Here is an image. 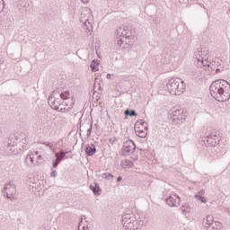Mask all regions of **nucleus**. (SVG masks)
<instances>
[{"label": "nucleus", "instance_id": "obj_8", "mask_svg": "<svg viewBox=\"0 0 230 230\" xmlns=\"http://www.w3.org/2000/svg\"><path fill=\"white\" fill-rule=\"evenodd\" d=\"M74 105H75V101L73 100L62 101L59 104L58 112H63L66 114V112H69L71 109H73Z\"/></svg>", "mask_w": 230, "mask_h": 230}, {"label": "nucleus", "instance_id": "obj_19", "mask_svg": "<svg viewBox=\"0 0 230 230\" xmlns=\"http://www.w3.org/2000/svg\"><path fill=\"white\" fill-rule=\"evenodd\" d=\"M90 190H92L93 195H102V189H100V185L96 182L90 185Z\"/></svg>", "mask_w": 230, "mask_h": 230}, {"label": "nucleus", "instance_id": "obj_24", "mask_svg": "<svg viewBox=\"0 0 230 230\" xmlns=\"http://www.w3.org/2000/svg\"><path fill=\"white\" fill-rule=\"evenodd\" d=\"M205 227L206 226H211V224H215V221L213 220V216H208L206 220L204 221Z\"/></svg>", "mask_w": 230, "mask_h": 230}, {"label": "nucleus", "instance_id": "obj_21", "mask_svg": "<svg viewBox=\"0 0 230 230\" xmlns=\"http://www.w3.org/2000/svg\"><path fill=\"white\" fill-rule=\"evenodd\" d=\"M120 166L123 168H132V166H134V163L128 159H125L121 161Z\"/></svg>", "mask_w": 230, "mask_h": 230}, {"label": "nucleus", "instance_id": "obj_36", "mask_svg": "<svg viewBox=\"0 0 230 230\" xmlns=\"http://www.w3.org/2000/svg\"><path fill=\"white\" fill-rule=\"evenodd\" d=\"M37 159L38 160H36V161H39L40 163H42V161H43L42 160V155H40L37 156Z\"/></svg>", "mask_w": 230, "mask_h": 230}, {"label": "nucleus", "instance_id": "obj_42", "mask_svg": "<svg viewBox=\"0 0 230 230\" xmlns=\"http://www.w3.org/2000/svg\"><path fill=\"white\" fill-rule=\"evenodd\" d=\"M198 73H199V75H200V73H202V70L199 69V70L198 71Z\"/></svg>", "mask_w": 230, "mask_h": 230}, {"label": "nucleus", "instance_id": "obj_11", "mask_svg": "<svg viewBox=\"0 0 230 230\" xmlns=\"http://www.w3.org/2000/svg\"><path fill=\"white\" fill-rule=\"evenodd\" d=\"M124 155H128L130 154H134L136 152V144L132 140H127L124 142L122 146Z\"/></svg>", "mask_w": 230, "mask_h": 230}, {"label": "nucleus", "instance_id": "obj_4", "mask_svg": "<svg viewBox=\"0 0 230 230\" xmlns=\"http://www.w3.org/2000/svg\"><path fill=\"white\" fill-rule=\"evenodd\" d=\"M121 223L123 227L127 230H136L139 229V227H143V220L137 221L134 213L124 214Z\"/></svg>", "mask_w": 230, "mask_h": 230}, {"label": "nucleus", "instance_id": "obj_10", "mask_svg": "<svg viewBox=\"0 0 230 230\" xmlns=\"http://www.w3.org/2000/svg\"><path fill=\"white\" fill-rule=\"evenodd\" d=\"M165 202L170 208H179L181 206V198L179 195L172 193L165 199Z\"/></svg>", "mask_w": 230, "mask_h": 230}, {"label": "nucleus", "instance_id": "obj_14", "mask_svg": "<svg viewBox=\"0 0 230 230\" xmlns=\"http://www.w3.org/2000/svg\"><path fill=\"white\" fill-rule=\"evenodd\" d=\"M66 154H67V152L61 151L60 153H56V160L52 164L53 168H57L58 166L60 161L66 157Z\"/></svg>", "mask_w": 230, "mask_h": 230}, {"label": "nucleus", "instance_id": "obj_38", "mask_svg": "<svg viewBox=\"0 0 230 230\" xmlns=\"http://www.w3.org/2000/svg\"><path fill=\"white\" fill-rule=\"evenodd\" d=\"M33 155H34V157H35V155L38 157L39 156V151L34 152Z\"/></svg>", "mask_w": 230, "mask_h": 230}, {"label": "nucleus", "instance_id": "obj_1", "mask_svg": "<svg viewBox=\"0 0 230 230\" xmlns=\"http://www.w3.org/2000/svg\"><path fill=\"white\" fill-rule=\"evenodd\" d=\"M210 96L217 102H227L230 99V84L224 79L214 81L209 87Z\"/></svg>", "mask_w": 230, "mask_h": 230}, {"label": "nucleus", "instance_id": "obj_7", "mask_svg": "<svg viewBox=\"0 0 230 230\" xmlns=\"http://www.w3.org/2000/svg\"><path fill=\"white\" fill-rule=\"evenodd\" d=\"M148 131V124L146 121L140 119L135 123V132L138 137H146V132Z\"/></svg>", "mask_w": 230, "mask_h": 230}, {"label": "nucleus", "instance_id": "obj_15", "mask_svg": "<svg viewBox=\"0 0 230 230\" xmlns=\"http://www.w3.org/2000/svg\"><path fill=\"white\" fill-rule=\"evenodd\" d=\"M35 155H33V153L27 155L26 158H25V163H27V164H35L36 166H39L40 164H42V162H39L36 161L35 162Z\"/></svg>", "mask_w": 230, "mask_h": 230}, {"label": "nucleus", "instance_id": "obj_17", "mask_svg": "<svg viewBox=\"0 0 230 230\" xmlns=\"http://www.w3.org/2000/svg\"><path fill=\"white\" fill-rule=\"evenodd\" d=\"M85 153L89 157L94 155V154H96V146L93 144L87 145L85 147Z\"/></svg>", "mask_w": 230, "mask_h": 230}, {"label": "nucleus", "instance_id": "obj_3", "mask_svg": "<svg viewBox=\"0 0 230 230\" xmlns=\"http://www.w3.org/2000/svg\"><path fill=\"white\" fill-rule=\"evenodd\" d=\"M167 91H169L170 94L172 96H181L184 91H186V84L181 78H172L168 81Z\"/></svg>", "mask_w": 230, "mask_h": 230}, {"label": "nucleus", "instance_id": "obj_29", "mask_svg": "<svg viewBox=\"0 0 230 230\" xmlns=\"http://www.w3.org/2000/svg\"><path fill=\"white\" fill-rule=\"evenodd\" d=\"M194 199H196V200H199V202H202L203 204H206V202H208L206 198L202 196H194Z\"/></svg>", "mask_w": 230, "mask_h": 230}, {"label": "nucleus", "instance_id": "obj_2", "mask_svg": "<svg viewBox=\"0 0 230 230\" xmlns=\"http://www.w3.org/2000/svg\"><path fill=\"white\" fill-rule=\"evenodd\" d=\"M209 49H199L194 52V64L198 66V69H204V71H209V69H214L211 65H209Z\"/></svg>", "mask_w": 230, "mask_h": 230}, {"label": "nucleus", "instance_id": "obj_31", "mask_svg": "<svg viewBox=\"0 0 230 230\" xmlns=\"http://www.w3.org/2000/svg\"><path fill=\"white\" fill-rule=\"evenodd\" d=\"M22 143H23V146H22V148H23L24 150H28V148H30V146H29L28 144H26V138H23V139H22Z\"/></svg>", "mask_w": 230, "mask_h": 230}, {"label": "nucleus", "instance_id": "obj_39", "mask_svg": "<svg viewBox=\"0 0 230 230\" xmlns=\"http://www.w3.org/2000/svg\"><path fill=\"white\" fill-rule=\"evenodd\" d=\"M122 35H123L124 37H130L129 35L127 34V32H122Z\"/></svg>", "mask_w": 230, "mask_h": 230}, {"label": "nucleus", "instance_id": "obj_9", "mask_svg": "<svg viewBox=\"0 0 230 230\" xmlns=\"http://www.w3.org/2000/svg\"><path fill=\"white\" fill-rule=\"evenodd\" d=\"M171 118L172 119V123L178 125V123H180V121H182V119H184V110L174 109V111L171 112Z\"/></svg>", "mask_w": 230, "mask_h": 230}, {"label": "nucleus", "instance_id": "obj_43", "mask_svg": "<svg viewBox=\"0 0 230 230\" xmlns=\"http://www.w3.org/2000/svg\"><path fill=\"white\" fill-rule=\"evenodd\" d=\"M1 1H3V0H0V3H1Z\"/></svg>", "mask_w": 230, "mask_h": 230}, {"label": "nucleus", "instance_id": "obj_40", "mask_svg": "<svg viewBox=\"0 0 230 230\" xmlns=\"http://www.w3.org/2000/svg\"><path fill=\"white\" fill-rule=\"evenodd\" d=\"M111 74H108L107 75H106V78L108 79V80H111Z\"/></svg>", "mask_w": 230, "mask_h": 230}, {"label": "nucleus", "instance_id": "obj_37", "mask_svg": "<svg viewBox=\"0 0 230 230\" xmlns=\"http://www.w3.org/2000/svg\"><path fill=\"white\" fill-rule=\"evenodd\" d=\"M118 182H121V181H123V177L121 176H119L118 179H117Z\"/></svg>", "mask_w": 230, "mask_h": 230}, {"label": "nucleus", "instance_id": "obj_13", "mask_svg": "<svg viewBox=\"0 0 230 230\" xmlns=\"http://www.w3.org/2000/svg\"><path fill=\"white\" fill-rule=\"evenodd\" d=\"M62 102V100L60 98H55L53 96H49L48 100V103L51 107V109H54V111H58V108L60 107V103Z\"/></svg>", "mask_w": 230, "mask_h": 230}, {"label": "nucleus", "instance_id": "obj_20", "mask_svg": "<svg viewBox=\"0 0 230 230\" xmlns=\"http://www.w3.org/2000/svg\"><path fill=\"white\" fill-rule=\"evenodd\" d=\"M60 98L64 102H66L67 100H73V97L71 96V92H69V91H65V92L61 93Z\"/></svg>", "mask_w": 230, "mask_h": 230}, {"label": "nucleus", "instance_id": "obj_34", "mask_svg": "<svg viewBox=\"0 0 230 230\" xmlns=\"http://www.w3.org/2000/svg\"><path fill=\"white\" fill-rule=\"evenodd\" d=\"M58 175V174L57 171H52L51 173H50V176L54 177V178L57 177Z\"/></svg>", "mask_w": 230, "mask_h": 230}, {"label": "nucleus", "instance_id": "obj_23", "mask_svg": "<svg viewBox=\"0 0 230 230\" xmlns=\"http://www.w3.org/2000/svg\"><path fill=\"white\" fill-rule=\"evenodd\" d=\"M181 211H182L183 215H185V217H187L188 213H190L191 211V208H190V206L188 204H184L181 207Z\"/></svg>", "mask_w": 230, "mask_h": 230}, {"label": "nucleus", "instance_id": "obj_25", "mask_svg": "<svg viewBox=\"0 0 230 230\" xmlns=\"http://www.w3.org/2000/svg\"><path fill=\"white\" fill-rule=\"evenodd\" d=\"M100 65L99 62H96V61H93L92 64H91V69L93 73H96V71H98V66Z\"/></svg>", "mask_w": 230, "mask_h": 230}, {"label": "nucleus", "instance_id": "obj_41", "mask_svg": "<svg viewBox=\"0 0 230 230\" xmlns=\"http://www.w3.org/2000/svg\"><path fill=\"white\" fill-rule=\"evenodd\" d=\"M82 1V3H89V0H81Z\"/></svg>", "mask_w": 230, "mask_h": 230}, {"label": "nucleus", "instance_id": "obj_28", "mask_svg": "<svg viewBox=\"0 0 230 230\" xmlns=\"http://www.w3.org/2000/svg\"><path fill=\"white\" fill-rule=\"evenodd\" d=\"M102 179H107L108 181H110V179H114V175L109 172H105L102 174Z\"/></svg>", "mask_w": 230, "mask_h": 230}, {"label": "nucleus", "instance_id": "obj_32", "mask_svg": "<svg viewBox=\"0 0 230 230\" xmlns=\"http://www.w3.org/2000/svg\"><path fill=\"white\" fill-rule=\"evenodd\" d=\"M205 193H206V190L202 189L195 196L196 197H202L203 195H205Z\"/></svg>", "mask_w": 230, "mask_h": 230}, {"label": "nucleus", "instance_id": "obj_18", "mask_svg": "<svg viewBox=\"0 0 230 230\" xmlns=\"http://www.w3.org/2000/svg\"><path fill=\"white\" fill-rule=\"evenodd\" d=\"M207 230H221L222 229V223L220 222H214L211 223L209 226H206Z\"/></svg>", "mask_w": 230, "mask_h": 230}, {"label": "nucleus", "instance_id": "obj_5", "mask_svg": "<svg viewBox=\"0 0 230 230\" xmlns=\"http://www.w3.org/2000/svg\"><path fill=\"white\" fill-rule=\"evenodd\" d=\"M93 11L89 7L83 9L81 13L80 22H83V30L87 35L93 33Z\"/></svg>", "mask_w": 230, "mask_h": 230}, {"label": "nucleus", "instance_id": "obj_12", "mask_svg": "<svg viewBox=\"0 0 230 230\" xmlns=\"http://www.w3.org/2000/svg\"><path fill=\"white\" fill-rule=\"evenodd\" d=\"M222 59L216 58L214 60V64L211 63L209 61V66H211V67H213L212 71H215L216 69V73H222V71H224V66L222 65Z\"/></svg>", "mask_w": 230, "mask_h": 230}, {"label": "nucleus", "instance_id": "obj_27", "mask_svg": "<svg viewBox=\"0 0 230 230\" xmlns=\"http://www.w3.org/2000/svg\"><path fill=\"white\" fill-rule=\"evenodd\" d=\"M124 113L126 116H137V113L134 110H126Z\"/></svg>", "mask_w": 230, "mask_h": 230}, {"label": "nucleus", "instance_id": "obj_16", "mask_svg": "<svg viewBox=\"0 0 230 230\" xmlns=\"http://www.w3.org/2000/svg\"><path fill=\"white\" fill-rule=\"evenodd\" d=\"M52 127H53V123L51 122V120L47 119L42 121L40 128L43 132L47 134V132H49V130H51Z\"/></svg>", "mask_w": 230, "mask_h": 230}, {"label": "nucleus", "instance_id": "obj_35", "mask_svg": "<svg viewBox=\"0 0 230 230\" xmlns=\"http://www.w3.org/2000/svg\"><path fill=\"white\" fill-rule=\"evenodd\" d=\"M117 44H118V46H121L123 44V40L118 39L117 40Z\"/></svg>", "mask_w": 230, "mask_h": 230}, {"label": "nucleus", "instance_id": "obj_26", "mask_svg": "<svg viewBox=\"0 0 230 230\" xmlns=\"http://www.w3.org/2000/svg\"><path fill=\"white\" fill-rule=\"evenodd\" d=\"M41 145H45V146H48L54 154L55 152H57V149L53 147V143L51 142H43L41 143Z\"/></svg>", "mask_w": 230, "mask_h": 230}, {"label": "nucleus", "instance_id": "obj_30", "mask_svg": "<svg viewBox=\"0 0 230 230\" xmlns=\"http://www.w3.org/2000/svg\"><path fill=\"white\" fill-rule=\"evenodd\" d=\"M13 148H15V144L8 143L7 150H9L10 152H12L13 150V152H15V149Z\"/></svg>", "mask_w": 230, "mask_h": 230}, {"label": "nucleus", "instance_id": "obj_33", "mask_svg": "<svg viewBox=\"0 0 230 230\" xmlns=\"http://www.w3.org/2000/svg\"><path fill=\"white\" fill-rule=\"evenodd\" d=\"M92 130H93V125H91L90 128L87 129L86 136H91Z\"/></svg>", "mask_w": 230, "mask_h": 230}, {"label": "nucleus", "instance_id": "obj_22", "mask_svg": "<svg viewBox=\"0 0 230 230\" xmlns=\"http://www.w3.org/2000/svg\"><path fill=\"white\" fill-rule=\"evenodd\" d=\"M93 228V225L87 224L86 226L84 224V221H81L78 226V230H90Z\"/></svg>", "mask_w": 230, "mask_h": 230}, {"label": "nucleus", "instance_id": "obj_6", "mask_svg": "<svg viewBox=\"0 0 230 230\" xmlns=\"http://www.w3.org/2000/svg\"><path fill=\"white\" fill-rule=\"evenodd\" d=\"M2 192L4 193V196L10 200H15V199H17V187L13 181H9L7 184H5Z\"/></svg>", "mask_w": 230, "mask_h": 230}]
</instances>
